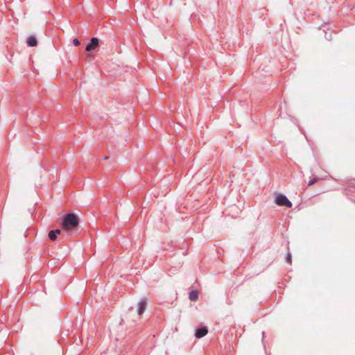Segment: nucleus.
I'll use <instances>...</instances> for the list:
<instances>
[{"instance_id": "obj_1", "label": "nucleus", "mask_w": 355, "mask_h": 355, "mask_svg": "<svg viewBox=\"0 0 355 355\" xmlns=\"http://www.w3.org/2000/svg\"><path fill=\"white\" fill-rule=\"evenodd\" d=\"M79 225V218L76 214L70 212L66 214L62 218V228L65 232L76 230Z\"/></svg>"}, {"instance_id": "obj_2", "label": "nucleus", "mask_w": 355, "mask_h": 355, "mask_svg": "<svg viewBox=\"0 0 355 355\" xmlns=\"http://www.w3.org/2000/svg\"><path fill=\"white\" fill-rule=\"evenodd\" d=\"M275 202L279 206H284L289 208L293 205L292 202L283 193H278L275 196Z\"/></svg>"}, {"instance_id": "obj_3", "label": "nucleus", "mask_w": 355, "mask_h": 355, "mask_svg": "<svg viewBox=\"0 0 355 355\" xmlns=\"http://www.w3.org/2000/svg\"><path fill=\"white\" fill-rule=\"evenodd\" d=\"M148 304V300L146 297H142L137 303V312L138 315H141L145 311Z\"/></svg>"}, {"instance_id": "obj_4", "label": "nucleus", "mask_w": 355, "mask_h": 355, "mask_svg": "<svg viewBox=\"0 0 355 355\" xmlns=\"http://www.w3.org/2000/svg\"><path fill=\"white\" fill-rule=\"evenodd\" d=\"M99 46V40L97 37H92L90 42L86 45L87 51H94Z\"/></svg>"}, {"instance_id": "obj_5", "label": "nucleus", "mask_w": 355, "mask_h": 355, "mask_svg": "<svg viewBox=\"0 0 355 355\" xmlns=\"http://www.w3.org/2000/svg\"><path fill=\"white\" fill-rule=\"evenodd\" d=\"M208 333V329L205 326L198 327L195 331V336L197 338H201L205 336Z\"/></svg>"}, {"instance_id": "obj_6", "label": "nucleus", "mask_w": 355, "mask_h": 355, "mask_svg": "<svg viewBox=\"0 0 355 355\" xmlns=\"http://www.w3.org/2000/svg\"><path fill=\"white\" fill-rule=\"evenodd\" d=\"M61 234V230L59 229L51 230L49 232L48 236L51 241H55L58 234Z\"/></svg>"}, {"instance_id": "obj_7", "label": "nucleus", "mask_w": 355, "mask_h": 355, "mask_svg": "<svg viewBox=\"0 0 355 355\" xmlns=\"http://www.w3.org/2000/svg\"><path fill=\"white\" fill-rule=\"evenodd\" d=\"M26 43L28 46L33 47L37 46V40L35 36L31 35L27 38Z\"/></svg>"}, {"instance_id": "obj_8", "label": "nucleus", "mask_w": 355, "mask_h": 355, "mask_svg": "<svg viewBox=\"0 0 355 355\" xmlns=\"http://www.w3.org/2000/svg\"><path fill=\"white\" fill-rule=\"evenodd\" d=\"M198 299V291L197 290H193L189 293V300L192 302H195Z\"/></svg>"}, {"instance_id": "obj_9", "label": "nucleus", "mask_w": 355, "mask_h": 355, "mask_svg": "<svg viewBox=\"0 0 355 355\" xmlns=\"http://www.w3.org/2000/svg\"><path fill=\"white\" fill-rule=\"evenodd\" d=\"M291 253H287L286 255V263L291 264V261H292V259H291Z\"/></svg>"}, {"instance_id": "obj_10", "label": "nucleus", "mask_w": 355, "mask_h": 355, "mask_svg": "<svg viewBox=\"0 0 355 355\" xmlns=\"http://www.w3.org/2000/svg\"><path fill=\"white\" fill-rule=\"evenodd\" d=\"M73 44L74 46H78L80 45V42L77 38H75L73 40Z\"/></svg>"}, {"instance_id": "obj_11", "label": "nucleus", "mask_w": 355, "mask_h": 355, "mask_svg": "<svg viewBox=\"0 0 355 355\" xmlns=\"http://www.w3.org/2000/svg\"><path fill=\"white\" fill-rule=\"evenodd\" d=\"M325 37L327 40H332V37H331V34L330 33L329 35H327V33L325 34Z\"/></svg>"}, {"instance_id": "obj_12", "label": "nucleus", "mask_w": 355, "mask_h": 355, "mask_svg": "<svg viewBox=\"0 0 355 355\" xmlns=\"http://www.w3.org/2000/svg\"><path fill=\"white\" fill-rule=\"evenodd\" d=\"M315 181H316V180H315V179L311 180H310V181H309V184H309V186H310V185H312V184H313L315 182Z\"/></svg>"}]
</instances>
